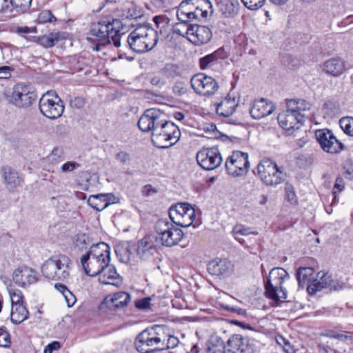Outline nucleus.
<instances>
[{"label":"nucleus","instance_id":"obj_8","mask_svg":"<svg viewBox=\"0 0 353 353\" xmlns=\"http://www.w3.org/2000/svg\"><path fill=\"white\" fill-rule=\"evenodd\" d=\"M225 168L227 173L232 176L245 175L250 168L248 154L239 150L234 151L226 159Z\"/></svg>","mask_w":353,"mask_h":353},{"label":"nucleus","instance_id":"obj_59","mask_svg":"<svg viewBox=\"0 0 353 353\" xmlns=\"http://www.w3.org/2000/svg\"><path fill=\"white\" fill-rule=\"evenodd\" d=\"M12 31L19 35H22L23 34L36 33L37 29H36V28H30L28 26H23V27H17Z\"/></svg>","mask_w":353,"mask_h":353},{"label":"nucleus","instance_id":"obj_19","mask_svg":"<svg viewBox=\"0 0 353 353\" xmlns=\"http://www.w3.org/2000/svg\"><path fill=\"white\" fill-rule=\"evenodd\" d=\"M172 228L173 225L165 220L161 219L156 223L155 230L157 234H154L158 238L161 244L170 247L176 243L175 239L173 238Z\"/></svg>","mask_w":353,"mask_h":353},{"label":"nucleus","instance_id":"obj_50","mask_svg":"<svg viewBox=\"0 0 353 353\" xmlns=\"http://www.w3.org/2000/svg\"><path fill=\"white\" fill-rule=\"evenodd\" d=\"M276 343L283 347V350L287 353H292L294 352L293 346L290 341L281 335H277L275 337Z\"/></svg>","mask_w":353,"mask_h":353},{"label":"nucleus","instance_id":"obj_22","mask_svg":"<svg viewBox=\"0 0 353 353\" xmlns=\"http://www.w3.org/2000/svg\"><path fill=\"white\" fill-rule=\"evenodd\" d=\"M275 106L270 101L261 98L255 100L250 110L251 117L254 119H261L271 114Z\"/></svg>","mask_w":353,"mask_h":353},{"label":"nucleus","instance_id":"obj_54","mask_svg":"<svg viewBox=\"0 0 353 353\" xmlns=\"http://www.w3.org/2000/svg\"><path fill=\"white\" fill-rule=\"evenodd\" d=\"M12 71H14V68L11 66H0V79H9L12 75Z\"/></svg>","mask_w":353,"mask_h":353},{"label":"nucleus","instance_id":"obj_43","mask_svg":"<svg viewBox=\"0 0 353 353\" xmlns=\"http://www.w3.org/2000/svg\"><path fill=\"white\" fill-rule=\"evenodd\" d=\"M312 268H299L296 274L299 288H303L305 283L310 281L309 276L313 274Z\"/></svg>","mask_w":353,"mask_h":353},{"label":"nucleus","instance_id":"obj_21","mask_svg":"<svg viewBox=\"0 0 353 353\" xmlns=\"http://www.w3.org/2000/svg\"><path fill=\"white\" fill-rule=\"evenodd\" d=\"M175 134V125L173 128H169L159 130H153L152 132V142L153 144L160 148H168L175 144L176 141L169 143V141L172 139V136Z\"/></svg>","mask_w":353,"mask_h":353},{"label":"nucleus","instance_id":"obj_31","mask_svg":"<svg viewBox=\"0 0 353 353\" xmlns=\"http://www.w3.org/2000/svg\"><path fill=\"white\" fill-rule=\"evenodd\" d=\"M238 105V103L234 97H226L216 106V113L221 117H228L232 115Z\"/></svg>","mask_w":353,"mask_h":353},{"label":"nucleus","instance_id":"obj_20","mask_svg":"<svg viewBox=\"0 0 353 353\" xmlns=\"http://www.w3.org/2000/svg\"><path fill=\"white\" fill-rule=\"evenodd\" d=\"M110 261L104 258L102 259L89 258V255H83L81 257V262L85 274L91 276L99 275Z\"/></svg>","mask_w":353,"mask_h":353},{"label":"nucleus","instance_id":"obj_40","mask_svg":"<svg viewBox=\"0 0 353 353\" xmlns=\"http://www.w3.org/2000/svg\"><path fill=\"white\" fill-rule=\"evenodd\" d=\"M287 108L295 113L305 115L304 112L311 109L312 104L304 99H290L287 101Z\"/></svg>","mask_w":353,"mask_h":353},{"label":"nucleus","instance_id":"obj_2","mask_svg":"<svg viewBox=\"0 0 353 353\" xmlns=\"http://www.w3.org/2000/svg\"><path fill=\"white\" fill-rule=\"evenodd\" d=\"M290 279L289 274L282 268L271 270L269 276L265 282V294L266 297L278 302L285 299L288 296L286 289L283 283Z\"/></svg>","mask_w":353,"mask_h":353},{"label":"nucleus","instance_id":"obj_18","mask_svg":"<svg viewBox=\"0 0 353 353\" xmlns=\"http://www.w3.org/2000/svg\"><path fill=\"white\" fill-rule=\"evenodd\" d=\"M305 115L295 113L287 108L285 111L278 115L277 120L280 126L285 130L299 129L304 121Z\"/></svg>","mask_w":353,"mask_h":353},{"label":"nucleus","instance_id":"obj_4","mask_svg":"<svg viewBox=\"0 0 353 353\" xmlns=\"http://www.w3.org/2000/svg\"><path fill=\"white\" fill-rule=\"evenodd\" d=\"M70 262L69 257L65 255L54 256L43 264L41 272L49 279L65 281L70 276Z\"/></svg>","mask_w":353,"mask_h":353},{"label":"nucleus","instance_id":"obj_49","mask_svg":"<svg viewBox=\"0 0 353 353\" xmlns=\"http://www.w3.org/2000/svg\"><path fill=\"white\" fill-rule=\"evenodd\" d=\"M56 21V17L52 14L51 11L48 10H42L37 17V21L39 23H52Z\"/></svg>","mask_w":353,"mask_h":353},{"label":"nucleus","instance_id":"obj_48","mask_svg":"<svg viewBox=\"0 0 353 353\" xmlns=\"http://www.w3.org/2000/svg\"><path fill=\"white\" fill-rule=\"evenodd\" d=\"M161 73L165 78L173 80L176 76V65L174 63H168L161 70Z\"/></svg>","mask_w":353,"mask_h":353},{"label":"nucleus","instance_id":"obj_36","mask_svg":"<svg viewBox=\"0 0 353 353\" xmlns=\"http://www.w3.org/2000/svg\"><path fill=\"white\" fill-rule=\"evenodd\" d=\"M110 194L92 195L88 198V203L90 207L97 211H101L110 204Z\"/></svg>","mask_w":353,"mask_h":353},{"label":"nucleus","instance_id":"obj_24","mask_svg":"<svg viewBox=\"0 0 353 353\" xmlns=\"http://www.w3.org/2000/svg\"><path fill=\"white\" fill-rule=\"evenodd\" d=\"M2 174L4 183L9 191H13L17 187L21 185L23 179L19 173L9 166H4L2 168Z\"/></svg>","mask_w":353,"mask_h":353},{"label":"nucleus","instance_id":"obj_23","mask_svg":"<svg viewBox=\"0 0 353 353\" xmlns=\"http://www.w3.org/2000/svg\"><path fill=\"white\" fill-rule=\"evenodd\" d=\"M127 41L129 47L138 53L152 50L157 43V40H153V38L134 37V34H129Z\"/></svg>","mask_w":353,"mask_h":353},{"label":"nucleus","instance_id":"obj_26","mask_svg":"<svg viewBox=\"0 0 353 353\" xmlns=\"http://www.w3.org/2000/svg\"><path fill=\"white\" fill-rule=\"evenodd\" d=\"M130 295L125 292H116L112 296H106L101 304V308L105 306L119 308L128 305L130 301Z\"/></svg>","mask_w":353,"mask_h":353},{"label":"nucleus","instance_id":"obj_45","mask_svg":"<svg viewBox=\"0 0 353 353\" xmlns=\"http://www.w3.org/2000/svg\"><path fill=\"white\" fill-rule=\"evenodd\" d=\"M339 124L343 132L353 137V118L352 117H343L340 119Z\"/></svg>","mask_w":353,"mask_h":353},{"label":"nucleus","instance_id":"obj_53","mask_svg":"<svg viewBox=\"0 0 353 353\" xmlns=\"http://www.w3.org/2000/svg\"><path fill=\"white\" fill-rule=\"evenodd\" d=\"M285 194H286V199L289 202H290L292 203H296V198L295 192H294V188L292 187V185L288 184V183L286 184Z\"/></svg>","mask_w":353,"mask_h":353},{"label":"nucleus","instance_id":"obj_52","mask_svg":"<svg viewBox=\"0 0 353 353\" xmlns=\"http://www.w3.org/2000/svg\"><path fill=\"white\" fill-rule=\"evenodd\" d=\"M11 344L10 334L3 328H0V347H8Z\"/></svg>","mask_w":353,"mask_h":353},{"label":"nucleus","instance_id":"obj_41","mask_svg":"<svg viewBox=\"0 0 353 353\" xmlns=\"http://www.w3.org/2000/svg\"><path fill=\"white\" fill-rule=\"evenodd\" d=\"M32 0H10L11 6V12H14L16 15H20L27 12L32 4Z\"/></svg>","mask_w":353,"mask_h":353},{"label":"nucleus","instance_id":"obj_61","mask_svg":"<svg viewBox=\"0 0 353 353\" xmlns=\"http://www.w3.org/2000/svg\"><path fill=\"white\" fill-rule=\"evenodd\" d=\"M160 31L162 34H163L164 37L166 39H170V40H172L174 38L175 31L172 28H170L169 26H168V25L166 26H163L161 28Z\"/></svg>","mask_w":353,"mask_h":353},{"label":"nucleus","instance_id":"obj_11","mask_svg":"<svg viewBox=\"0 0 353 353\" xmlns=\"http://www.w3.org/2000/svg\"><path fill=\"white\" fill-rule=\"evenodd\" d=\"M160 245L158 238L154 234H148L137 241L135 245L137 255L141 260H150L158 253Z\"/></svg>","mask_w":353,"mask_h":353},{"label":"nucleus","instance_id":"obj_51","mask_svg":"<svg viewBox=\"0 0 353 353\" xmlns=\"http://www.w3.org/2000/svg\"><path fill=\"white\" fill-rule=\"evenodd\" d=\"M243 5L249 10H256L261 8L265 0H241Z\"/></svg>","mask_w":353,"mask_h":353},{"label":"nucleus","instance_id":"obj_9","mask_svg":"<svg viewBox=\"0 0 353 353\" xmlns=\"http://www.w3.org/2000/svg\"><path fill=\"white\" fill-rule=\"evenodd\" d=\"M184 29L178 28V34L186 35L190 42L198 46L208 43L212 36L210 29L205 26L189 24Z\"/></svg>","mask_w":353,"mask_h":353},{"label":"nucleus","instance_id":"obj_6","mask_svg":"<svg viewBox=\"0 0 353 353\" xmlns=\"http://www.w3.org/2000/svg\"><path fill=\"white\" fill-rule=\"evenodd\" d=\"M39 107L41 113L47 118L56 119L64 111V104L58 94L52 90L48 91L40 98Z\"/></svg>","mask_w":353,"mask_h":353},{"label":"nucleus","instance_id":"obj_38","mask_svg":"<svg viewBox=\"0 0 353 353\" xmlns=\"http://www.w3.org/2000/svg\"><path fill=\"white\" fill-rule=\"evenodd\" d=\"M65 39L61 32H51L48 35L34 37L35 41L44 48H51L58 41Z\"/></svg>","mask_w":353,"mask_h":353},{"label":"nucleus","instance_id":"obj_39","mask_svg":"<svg viewBox=\"0 0 353 353\" xmlns=\"http://www.w3.org/2000/svg\"><path fill=\"white\" fill-rule=\"evenodd\" d=\"M29 312L24 304H17L12 306L10 318L12 323L19 324L28 318Z\"/></svg>","mask_w":353,"mask_h":353},{"label":"nucleus","instance_id":"obj_27","mask_svg":"<svg viewBox=\"0 0 353 353\" xmlns=\"http://www.w3.org/2000/svg\"><path fill=\"white\" fill-rule=\"evenodd\" d=\"M135 245L128 241L118 243L115 247V253L119 260L123 263H130L134 258Z\"/></svg>","mask_w":353,"mask_h":353},{"label":"nucleus","instance_id":"obj_42","mask_svg":"<svg viewBox=\"0 0 353 353\" xmlns=\"http://www.w3.org/2000/svg\"><path fill=\"white\" fill-rule=\"evenodd\" d=\"M130 34H134V37L143 38H153V40H157V31L146 25H140L137 27Z\"/></svg>","mask_w":353,"mask_h":353},{"label":"nucleus","instance_id":"obj_46","mask_svg":"<svg viewBox=\"0 0 353 353\" xmlns=\"http://www.w3.org/2000/svg\"><path fill=\"white\" fill-rule=\"evenodd\" d=\"M91 243L90 237L85 234H78L76 236L75 247L79 250H83Z\"/></svg>","mask_w":353,"mask_h":353},{"label":"nucleus","instance_id":"obj_35","mask_svg":"<svg viewBox=\"0 0 353 353\" xmlns=\"http://www.w3.org/2000/svg\"><path fill=\"white\" fill-rule=\"evenodd\" d=\"M110 248L108 244L100 242L97 244H92L89 251L85 255H89V258H97L110 260Z\"/></svg>","mask_w":353,"mask_h":353},{"label":"nucleus","instance_id":"obj_15","mask_svg":"<svg viewBox=\"0 0 353 353\" xmlns=\"http://www.w3.org/2000/svg\"><path fill=\"white\" fill-rule=\"evenodd\" d=\"M254 341L241 334H232L227 341L228 353H254Z\"/></svg>","mask_w":353,"mask_h":353},{"label":"nucleus","instance_id":"obj_10","mask_svg":"<svg viewBox=\"0 0 353 353\" xmlns=\"http://www.w3.org/2000/svg\"><path fill=\"white\" fill-rule=\"evenodd\" d=\"M190 83L194 92L202 96H212L219 89L216 80L203 73L194 74L190 79Z\"/></svg>","mask_w":353,"mask_h":353},{"label":"nucleus","instance_id":"obj_56","mask_svg":"<svg viewBox=\"0 0 353 353\" xmlns=\"http://www.w3.org/2000/svg\"><path fill=\"white\" fill-rule=\"evenodd\" d=\"M85 99L80 97H76L70 100V105L72 108H82L85 105Z\"/></svg>","mask_w":353,"mask_h":353},{"label":"nucleus","instance_id":"obj_47","mask_svg":"<svg viewBox=\"0 0 353 353\" xmlns=\"http://www.w3.org/2000/svg\"><path fill=\"white\" fill-rule=\"evenodd\" d=\"M10 296L12 306L17 304H24L23 301V294L17 289H13L11 286L8 288Z\"/></svg>","mask_w":353,"mask_h":353},{"label":"nucleus","instance_id":"obj_64","mask_svg":"<svg viewBox=\"0 0 353 353\" xmlns=\"http://www.w3.org/2000/svg\"><path fill=\"white\" fill-rule=\"evenodd\" d=\"M61 347L60 343L58 341H53L49 343L44 349L43 353H52L54 350H57Z\"/></svg>","mask_w":353,"mask_h":353},{"label":"nucleus","instance_id":"obj_63","mask_svg":"<svg viewBox=\"0 0 353 353\" xmlns=\"http://www.w3.org/2000/svg\"><path fill=\"white\" fill-rule=\"evenodd\" d=\"M344 188V181L342 177L339 176L335 181L333 188V194H336L337 192H341Z\"/></svg>","mask_w":353,"mask_h":353},{"label":"nucleus","instance_id":"obj_57","mask_svg":"<svg viewBox=\"0 0 353 353\" xmlns=\"http://www.w3.org/2000/svg\"><path fill=\"white\" fill-rule=\"evenodd\" d=\"M79 164L74 161H68L61 166V171L64 173L70 172L79 167Z\"/></svg>","mask_w":353,"mask_h":353},{"label":"nucleus","instance_id":"obj_58","mask_svg":"<svg viewBox=\"0 0 353 353\" xmlns=\"http://www.w3.org/2000/svg\"><path fill=\"white\" fill-rule=\"evenodd\" d=\"M345 177L348 179L353 178V163L352 161H346L343 165Z\"/></svg>","mask_w":353,"mask_h":353},{"label":"nucleus","instance_id":"obj_34","mask_svg":"<svg viewBox=\"0 0 353 353\" xmlns=\"http://www.w3.org/2000/svg\"><path fill=\"white\" fill-rule=\"evenodd\" d=\"M99 276V281L103 284L116 286L119 285V281H114L119 278V275L117 272L114 266L110 265V263H108L107 266L104 268V270L101 271V273Z\"/></svg>","mask_w":353,"mask_h":353},{"label":"nucleus","instance_id":"obj_25","mask_svg":"<svg viewBox=\"0 0 353 353\" xmlns=\"http://www.w3.org/2000/svg\"><path fill=\"white\" fill-rule=\"evenodd\" d=\"M318 277H319V280L315 279L307 286V290L310 294H314L317 292L327 288L330 290H337L334 285H332V280L328 274L319 272Z\"/></svg>","mask_w":353,"mask_h":353},{"label":"nucleus","instance_id":"obj_5","mask_svg":"<svg viewBox=\"0 0 353 353\" xmlns=\"http://www.w3.org/2000/svg\"><path fill=\"white\" fill-rule=\"evenodd\" d=\"M256 170L261 181L268 186H276L284 181L286 177L283 168L268 158L260 161Z\"/></svg>","mask_w":353,"mask_h":353},{"label":"nucleus","instance_id":"obj_1","mask_svg":"<svg viewBox=\"0 0 353 353\" xmlns=\"http://www.w3.org/2000/svg\"><path fill=\"white\" fill-rule=\"evenodd\" d=\"M213 12L212 4L209 0H183L178 6V26L183 28L190 20L199 17L206 18Z\"/></svg>","mask_w":353,"mask_h":353},{"label":"nucleus","instance_id":"obj_17","mask_svg":"<svg viewBox=\"0 0 353 353\" xmlns=\"http://www.w3.org/2000/svg\"><path fill=\"white\" fill-rule=\"evenodd\" d=\"M12 281L19 287L27 288L38 281L37 272L28 266H21L12 273Z\"/></svg>","mask_w":353,"mask_h":353},{"label":"nucleus","instance_id":"obj_44","mask_svg":"<svg viewBox=\"0 0 353 353\" xmlns=\"http://www.w3.org/2000/svg\"><path fill=\"white\" fill-rule=\"evenodd\" d=\"M233 235L236 240H237L239 243L241 244L244 242V240L243 239L239 238V235L242 236H247L250 234H256L257 233H255L254 232L250 231V228L248 227H245L243 225H236L232 230Z\"/></svg>","mask_w":353,"mask_h":353},{"label":"nucleus","instance_id":"obj_16","mask_svg":"<svg viewBox=\"0 0 353 353\" xmlns=\"http://www.w3.org/2000/svg\"><path fill=\"white\" fill-rule=\"evenodd\" d=\"M196 161L203 169L211 170L221 165L222 158L217 148H204L197 153Z\"/></svg>","mask_w":353,"mask_h":353},{"label":"nucleus","instance_id":"obj_62","mask_svg":"<svg viewBox=\"0 0 353 353\" xmlns=\"http://www.w3.org/2000/svg\"><path fill=\"white\" fill-rule=\"evenodd\" d=\"M115 158L123 164H125L130 161V155L123 151L118 152L116 154Z\"/></svg>","mask_w":353,"mask_h":353},{"label":"nucleus","instance_id":"obj_3","mask_svg":"<svg viewBox=\"0 0 353 353\" xmlns=\"http://www.w3.org/2000/svg\"><path fill=\"white\" fill-rule=\"evenodd\" d=\"M119 20H101L97 23H92L90 27V34L92 37L91 39H97L101 41L102 44L113 42L117 48L121 46L120 30L115 27L116 24H119Z\"/></svg>","mask_w":353,"mask_h":353},{"label":"nucleus","instance_id":"obj_60","mask_svg":"<svg viewBox=\"0 0 353 353\" xmlns=\"http://www.w3.org/2000/svg\"><path fill=\"white\" fill-rule=\"evenodd\" d=\"M68 307H72L76 302V297L72 292L68 290L63 295Z\"/></svg>","mask_w":353,"mask_h":353},{"label":"nucleus","instance_id":"obj_55","mask_svg":"<svg viewBox=\"0 0 353 353\" xmlns=\"http://www.w3.org/2000/svg\"><path fill=\"white\" fill-rule=\"evenodd\" d=\"M151 299L145 297L135 301V306L139 310H146L150 307Z\"/></svg>","mask_w":353,"mask_h":353},{"label":"nucleus","instance_id":"obj_37","mask_svg":"<svg viewBox=\"0 0 353 353\" xmlns=\"http://www.w3.org/2000/svg\"><path fill=\"white\" fill-rule=\"evenodd\" d=\"M207 353H228L227 344L218 336H212L206 343Z\"/></svg>","mask_w":353,"mask_h":353},{"label":"nucleus","instance_id":"obj_30","mask_svg":"<svg viewBox=\"0 0 353 353\" xmlns=\"http://www.w3.org/2000/svg\"><path fill=\"white\" fill-rule=\"evenodd\" d=\"M217 6L219 12L226 18L236 17L240 8L239 0H219Z\"/></svg>","mask_w":353,"mask_h":353},{"label":"nucleus","instance_id":"obj_13","mask_svg":"<svg viewBox=\"0 0 353 353\" xmlns=\"http://www.w3.org/2000/svg\"><path fill=\"white\" fill-rule=\"evenodd\" d=\"M37 99V94L27 85L17 83L13 87L10 102L19 108H28Z\"/></svg>","mask_w":353,"mask_h":353},{"label":"nucleus","instance_id":"obj_32","mask_svg":"<svg viewBox=\"0 0 353 353\" xmlns=\"http://www.w3.org/2000/svg\"><path fill=\"white\" fill-rule=\"evenodd\" d=\"M225 57V54L223 48H219L214 52L204 56L199 59V66L201 70H206L215 65L219 59Z\"/></svg>","mask_w":353,"mask_h":353},{"label":"nucleus","instance_id":"obj_12","mask_svg":"<svg viewBox=\"0 0 353 353\" xmlns=\"http://www.w3.org/2000/svg\"><path fill=\"white\" fill-rule=\"evenodd\" d=\"M315 137L323 151L330 154H337L344 150L345 145L328 129L318 130Z\"/></svg>","mask_w":353,"mask_h":353},{"label":"nucleus","instance_id":"obj_7","mask_svg":"<svg viewBox=\"0 0 353 353\" xmlns=\"http://www.w3.org/2000/svg\"><path fill=\"white\" fill-rule=\"evenodd\" d=\"M137 125L143 132L163 130L170 126L173 128L174 123L161 119V114L158 109L151 108L145 111L139 118Z\"/></svg>","mask_w":353,"mask_h":353},{"label":"nucleus","instance_id":"obj_14","mask_svg":"<svg viewBox=\"0 0 353 353\" xmlns=\"http://www.w3.org/2000/svg\"><path fill=\"white\" fill-rule=\"evenodd\" d=\"M162 329L160 325H154L150 329H146L141 332L137 337L135 347L139 352H148L153 350L152 347L161 341V338L155 336L156 331Z\"/></svg>","mask_w":353,"mask_h":353},{"label":"nucleus","instance_id":"obj_33","mask_svg":"<svg viewBox=\"0 0 353 353\" xmlns=\"http://www.w3.org/2000/svg\"><path fill=\"white\" fill-rule=\"evenodd\" d=\"M178 205H180L178 210V214H180L182 218L187 219L186 221L184 222L178 221V226L186 228L191 225L195 217L194 209L188 203H178Z\"/></svg>","mask_w":353,"mask_h":353},{"label":"nucleus","instance_id":"obj_28","mask_svg":"<svg viewBox=\"0 0 353 353\" xmlns=\"http://www.w3.org/2000/svg\"><path fill=\"white\" fill-rule=\"evenodd\" d=\"M230 261L225 259H216L210 262L208 265V272L213 275H227L232 270Z\"/></svg>","mask_w":353,"mask_h":353},{"label":"nucleus","instance_id":"obj_29","mask_svg":"<svg viewBox=\"0 0 353 353\" xmlns=\"http://www.w3.org/2000/svg\"><path fill=\"white\" fill-rule=\"evenodd\" d=\"M323 70L333 77H339L345 72V63L341 58H331L323 63Z\"/></svg>","mask_w":353,"mask_h":353}]
</instances>
